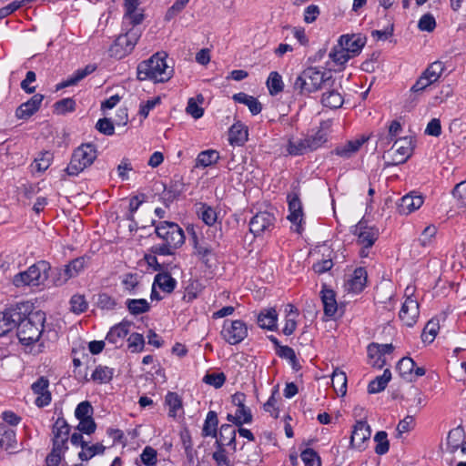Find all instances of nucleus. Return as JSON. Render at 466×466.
Here are the masks:
<instances>
[{
    "label": "nucleus",
    "instance_id": "a19ab883",
    "mask_svg": "<svg viewBox=\"0 0 466 466\" xmlns=\"http://www.w3.org/2000/svg\"><path fill=\"white\" fill-rule=\"evenodd\" d=\"M218 424V415L215 411H208L203 429L202 435L204 437L212 436L217 437V427Z\"/></svg>",
    "mask_w": 466,
    "mask_h": 466
},
{
    "label": "nucleus",
    "instance_id": "c03bdc74",
    "mask_svg": "<svg viewBox=\"0 0 466 466\" xmlns=\"http://www.w3.org/2000/svg\"><path fill=\"white\" fill-rule=\"evenodd\" d=\"M287 151L291 156H300L307 153L309 149L307 147L306 138L296 140L289 139L287 146Z\"/></svg>",
    "mask_w": 466,
    "mask_h": 466
},
{
    "label": "nucleus",
    "instance_id": "58836bf2",
    "mask_svg": "<svg viewBox=\"0 0 466 466\" xmlns=\"http://www.w3.org/2000/svg\"><path fill=\"white\" fill-rule=\"evenodd\" d=\"M332 386L335 391L341 396L347 392V376L346 373L339 369H335L332 377Z\"/></svg>",
    "mask_w": 466,
    "mask_h": 466
},
{
    "label": "nucleus",
    "instance_id": "2eb2a0df",
    "mask_svg": "<svg viewBox=\"0 0 466 466\" xmlns=\"http://www.w3.org/2000/svg\"><path fill=\"white\" fill-rule=\"evenodd\" d=\"M0 448L10 453L19 451L15 431L4 422H0Z\"/></svg>",
    "mask_w": 466,
    "mask_h": 466
},
{
    "label": "nucleus",
    "instance_id": "412c9836",
    "mask_svg": "<svg viewBox=\"0 0 466 466\" xmlns=\"http://www.w3.org/2000/svg\"><path fill=\"white\" fill-rule=\"evenodd\" d=\"M367 283V271L364 268H357L345 283L346 290L353 293L362 291Z\"/></svg>",
    "mask_w": 466,
    "mask_h": 466
},
{
    "label": "nucleus",
    "instance_id": "338daca9",
    "mask_svg": "<svg viewBox=\"0 0 466 466\" xmlns=\"http://www.w3.org/2000/svg\"><path fill=\"white\" fill-rule=\"evenodd\" d=\"M93 408L88 401L80 402L75 410V415L77 420L92 418Z\"/></svg>",
    "mask_w": 466,
    "mask_h": 466
},
{
    "label": "nucleus",
    "instance_id": "c85d7f7f",
    "mask_svg": "<svg viewBox=\"0 0 466 466\" xmlns=\"http://www.w3.org/2000/svg\"><path fill=\"white\" fill-rule=\"evenodd\" d=\"M232 98L235 102L246 105L252 115H258L262 110L260 102L256 97L248 96L246 93H237Z\"/></svg>",
    "mask_w": 466,
    "mask_h": 466
},
{
    "label": "nucleus",
    "instance_id": "69168bd1",
    "mask_svg": "<svg viewBox=\"0 0 466 466\" xmlns=\"http://www.w3.org/2000/svg\"><path fill=\"white\" fill-rule=\"evenodd\" d=\"M128 348L132 352L141 351L144 348L145 340L142 334L132 333L128 339Z\"/></svg>",
    "mask_w": 466,
    "mask_h": 466
},
{
    "label": "nucleus",
    "instance_id": "37998d69",
    "mask_svg": "<svg viewBox=\"0 0 466 466\" xmlns=\"http://www.w3.org/2000/svg\"><path fill=\"white\" fill-rule=\"evenodd\" d=\"M165 402L169 408L168 415L170 417H176L177 411L182 409L181 398L176 392L169 391L165 398Z\"/></svg>",
    "mask_w": 466,
    "mask_h": 466
},
{
    "label": "nucleus",
    "instance_id": "052dcab7",
    "mask_svg": "<svg viewBox=\"0 0 466 466\" xmlns=\"http://www.w3.org/2000/svg\"><path fill=\"white\" fill-rule=\"evenodd\" d=\"M65 267L68 274H72V278H75L86 268V259L82 257L75 258Z\"/></svg>",
    "mask_w": 466,
    "mask_h": 466
},
{
    "label": "nucleus",
    "instance_id": "e2e57ef3",
    "mask_svg": "<svg viewBox=\"0 0 466 466\" xmlns=\"http://www.w3.org/2000/svg\"><path fill=\"white\" fill-rule=\"evenodd\" d=\"M418 27L420 31L432 32L436 27V21L432 15H423L418 23Z\"/></svg>",
    "mask_w": 466,
    "mask_h": 466
},
{
    "label": "nucleus",
    "instance_id": "f8f14e48",
    "mask_svg": "<svg viewBox=\"0 0 466 466\" xmlns=\"http://www.w3.org/2000/svg\"><path fill=\"white\" fill-rule=\"evenodd\" d=\"M352 233L358 237V243L364 248L372 247L379 237L378 229L368 227L364 221H360L355 225Z\"/></svg>",
    "mask_w": 466,
    "mask_h": 466
},
{
    "label": "nucleus",
    "instance_id": "e433bc0d",
    "mask_svg": "<svg viewBox=\"0 0 466 466\" xmlns=\"http://www.w3.org/2000/svg\"><path fill=\"white\" fill-rule=\"evenodd\" d=\"M329 56L336 65L339 66H343L352 57L347 49L339 44V41H338V45L333 46Z\"/></svg>",
    "mask_w": 466,
    "mask_h": 466
},
{
    "label": "nucleus",
    "instance_id": "09e8293b",
    "mask_svg": "<svg viewBox=\"0 0 466 466\" xmlns=\"http://www.w3.org/2000/svg\"><path fill=\"white\" fill-rule=\"evenodd\" d=\"M267 86L270 95H277L283 89V81L278 72H271L267 80Z\"/></svg>",
    "mask_w": 466,
    "mask_h": 466
},
{
    "label": "nucleus",
    "instance_id": "4be33fe9",
    "mask_svg": "<svg viewBox=\"0 0 466 466\" xmlns=\"http://www.w3.org/2000/svg\"><path fill=\"white\" fill-rule=\"evenodd\" d=\"M131 325L132 322L128 320H123L122 322L115 325L108 331L106 339L116 347L121 346L124 339L129 332Z\"/></svg>",
    "mask_w": 466,
    "mask_h": 466
},
{
    "label": "nucleus",
    "instance_id": "2f4dec72",
    "mask_svg": "<svg viewBox=\"0 0 466 466\" xmlns=\"http://www.w3.org/2000/svg\"><path fill=\"white\" fill-rule=\"evenodd\" d=\"M155 285H157L162 291L171 293L177 286V281L169 273L162 272L155 276L153 286Z\"/></svg>",
    "mask_w": 466,
    "mask_h": 466
},
{
    "label": "nucleus",
    "instance_id": "ddd939ff",
    "mask_svg": "<svg viewBox=\"0 0 466 466\" xmlns=\"http://www.w3.org/2000/svg\"><path fill=\"white\" fill-rule=\"evenodd\" d=\"M70 426L64 418H58L53 425V446L56 450H66Z\"/></svg>",
    "mask_w": 466,
    "mask_h": 466
},
{
    "label": "nucleus",
    "instance_id": "f704fd0d",
    "mask_svg": "<svg viewBox=\"0 0 466 466\" xmlns=\"http://www.w3.org/2000/svg\"><path fill=\"white\" fill-rule=\"evenodd\" d=\"M95 70H96V66L93 65H87L85 68L78 69L77 71L75 72V74L73 76H71L66 81L61 83L57 86V89L74 86V85L77 84L79 81H81L86 76H87L88 75L93 73Z\"/></svg>",
    "mask_w": 466,
    "mask_h": 466
},
{
    "label": "nucleus",
    "instance_id": "4468645a",
    "mask_svg": "<svg viewBox=\"0 0 466 466\" xmlns=\"http://www.w3.org/2000/svg\"><path fill=\"white\" fill-rule=\"evenodd\" d=\"M400 319L408 327H412L419 316V303L411 297H408L400 310Z\"/></svg>",
    "mask_w": 466,
    "mask_h": 466
},
{
    "label": "nucleus",
    "instance_id": "49530a36",
    "mask_svg": "<svg viewBox=\"0 0 466 466\" xmlns=\"http://www.w3.org/2000/svg\"><path fill=\"white\" fill-rule=\"evenodd\" d=\"M114 370L106 366H98L92 373L93 380L98 383H107L113 378Z\"/></svg>",
    "mask_w": 466,
    "mask_h": 466
},
{
    "label": "nucleus",
    "instance_id": "20e7f679",
    "mask_svg": "<svg viewBox=\"0 0 466 466\" xmlns=\"http://www.w3.org/2000/svg\"><path fill=\"white\" fill-rule=\"evenodd\" d=\"M46 321L45 312L38 310L32 312L31 309L21 320L17 322V338L24 345H30L36 342L44 329Z\"/></svg>",
    "mask_w": 466,
    "mask_h": 466
},
{
    "label": "nucleus",
    "instance_id": "dca6fc26",
    "mask_svg": "<svg viewBox=\"0 0 466 466\" xmlns=\"http://www.w3.org/2000/svg\"><path fill=\"white\" fill-rule=\"evenodd\" d=\"M370 428L366 421L359 420L354 425V429L350 438L351 446L359 449H365V441L370 438Z\"/></svg>",
    "mask_w": 466,
    "mask_h": 466
},
{
    "label": "nucleus",
    "instance_id": "864d4df0",
    "mask_svg": "<svg viewBox=\"0 0 466 466\" xmlns=\"http://www.w3.org/2000/svg\"><path fill=\"white\" fill-rule=\"evenodd\" d=\"M439 322L431 319L424 327L421 338L423 341L432 342L439 330Z\"/></svg>",
    "mask_w": 466,
    "mask_h": 466
},
{
    "label": "nucleus",
    "instance_id": "7c9ffc66",
    "mask_svg": "<svg viewBox=\"0 0 466 466\" xmlns=\"http://www.w3.org/2000/svg\"><path fill=\"white\" fill-rule=\"evenodd\" d=\"M278 314L274 309L260 312L258 316V324L262 329L272 330L277 326Z\"/></svg>",
    "mask_w": 466,
    "mask_h": 466
},
{
    "label": "nucleus",
    "instance_id": "b1692460",
    "mask_svg": "<svg viewBox=\"0 0 466 466\" xmlns=\"http://www.w3.org/2000/svg\"><path fill=\"white\" fill-rule=\"evenodd\" d=\"M326 88L328 90L322 94L321 104L331 109L339 108L344 102L342 95L339 93L338 88L334 87V85L331 87Z\"/></svg>",
    "mask_w": 466,
    "mask_h": 466
},
{
    "label": "nucleus",
    "instance_id": "680f3d73",
    "mask_svg": "<svg viewBox=\"0 0 466 466\" xmlns=\"http://www.w3.org/2000/svg\"><path fill=\"white\" fill-rule=\"evenodd\" d=\"M452 195L458 200L460 208H466V181L457 184L452 190Z\"/></svg>",
    "mask_w": 466,
    "mask_h": 466
},
{
    "label": "nucleus",
    "instance_id": "a18cd8bd",
    "mask_svg": "<svg viewBox=\"0 0 466 466\" xmlns=\"http://www.w3.org/2000/svg\"><path fill=\"white\" fill-rule=\"evenodd\" d=\"M198 214L200 218L208 226H212L217 221L216 211L205 203H200L198 209Z\"/></svg>",
    "mask_w": 466,
    "mask_h": 466
},
{
    "label": "nucleus",
    "instance_id": "aec40b11",
    "mask_svg": "<svg viewBox=\"0 0 466 466\" xmlns=\"http://www.w3.org/2000/svg\"><path fill=\"white\" fill-rule=\"evenodd\" d=\"M43 99V95H34L28 101L21 104L18 106L15 111L16 117L19 119H28L39 109Z\"/></svg>",
    "mask_w": 466,
    "mask_h": 466
},
{
    "label": "nucleus",
    "instance_id": "a211bd4d",
    "mask_svg": "<svg viewBox=\"0 0 466 466\" xmlns=\"http://www.w3.org/2000/svg\"><path fill=\"white\" fill-rule=\"evenodd\" d=\"M48 386L49 381L45 377H40L32 384L31 389L37 395L35 401L37 407H45L51 402V393L48 390Z\"/></svg>",
    "mask_w": 466,
    "mask_h": 466
},
{
    "label": "nucleus",
    "instance_id": "0e129e2a",
    "mask_svg": "<svg viewBox=\"0 0 466 466\" xmlns=\"http://www.w3.org/2000/svg\"><path fill=\"white\" fill-rule=\"evenodd\" d=\"M96 304L98 308L106 310H112L117 305L116 300L106 293L98 295Z\"/></svg>",
    "mask_w": 466,
    "mask_h": 466
},
{
    "label": "nucleus",
    "instance_id": "bf43d9fd",
    "mask_svg": "<svg viewBox=\"0 0 466 466\" xmlns=\"http://www.w3.org/2000/svg\"><path fill=\"white\" fill-rule=\"evenodd\" d=\"M76 102L73 98H64L55 103V111L57 114H66L75 110Z\"/></svg>",
    "mask_w": 466,
    "mask_h": 466
},
{
    "label": "nucleus",
    "instance_id": "4c0bfd02",
    "mask_svg": "<svg viewBox=\"0 0 466 466\" xmlns=\"http://www.w3.org/2000/svg\"><path fill=\"white\" fill-rule=\"evenodd\" d=\"M126 306L132 315H139L149 311L150 305L144 299H128L126 301Z\"/></svg>",
    "mask_w": 466,
    "mask_h": 466
},
{
    "label": "nucleus",
    "instance_id": "603ef678",
    "mask_svg": "<svg viewBox=\"0 0 466 466\" xmlns=\"http://www.w3.org/2000/svg\"><path fill=\"white\" fill-rule=\"evenodd\" d=\"M52 282L55 286L60 287L64 285L68 279H72V274H68L66 269L61 268H56L51 273Z\"/></svg>",
    "mask_w": 466,
    "mask_h": 466
},
{
    "label": "nucleus",
    "instance_id": "423d86ee",
    "mask_svg": "<svg viewBox=\"0 0 466 466\" xmlns=\"http://www.w3.org/2000/svg\"><path fill=\"white\" fill-rule=\"evenodd\" d=\"M96 157L97 151L95 145L91 143L82 144L74 150L70 163L65 171L68 176H77L90 167Z\"/></svg>",
    "mask_w": 466,
    "mask_h": 466
},
{
    "label": "nucleus",
    "instance_id": "393cba45",
    "mask_svg": "<svg viewBox=\"0 0 466 466\" xmlns=\"http://www.w3.org/2000/svg\"><path fill=\"white\" fill-rule=\"evenodd\" d=\"M369 139V137H361L360 138H357L355 140L348 141L345 145L339 146L333 151L337 156H339L344 158H350L352 155H354L360 147Z\"/></svg>",
    "mask_w": 466,
    "mask_h": 466
},
{
    "label": "nucleus",
    "instance_id": "5fc2aeb1",
    "mask_svg": "<svg viewBox=\"0 0 466 466\" xmlns=\"http://www.w3.org/2000/svg\"><path fill=\"white\" fill-rule=\"evenodd\" d=\"M140 459L146 466H155L157 462V452L151 446H146L140 454Z\"/></svg>",
    "mask_w": 466,
    "mask_h": 466
},
{
    "label": "nucleus",
    "instance_id": "1a4fd4ad",
    "mask_svg": "<svg viewBox=\"0 0 466 466\" xmlns=\"http://www.w3.org/2000/svg\"><path fill=\"white\" fill-rule=\"evenodd\" d=\"M221 335L227 342L236 345L248 336V328L241 320L225 321Z\"/></svg>",
    "mask_w": 466,
    "mask_h": 466
},
{
    "label": "nucleus",
    "instance_id": "c756f323",
    "mask_svg": "<svg viewBox=\"0 0 466 466\" xmlns=\"http://www.w3.org/2000/svg\"><path fill=\"white\" fill-rule=\"evenodd\" d=\"M391 380V372L389 369L384 370L383 374L377 376L368 385V392L370 394L379 393L385 390L388 383Z\"/></svg>",
    "mask_w": 466,
    "mask_h": 466
},
{
    "label": "nucleus",
    "instance_id": "6ab92c4d",
    "mask_svg": "<svg viewBox=\"0 0 466 466\" xmlns=\"http://www.w3.org/2000/svg\"><path fill=\"white\" fill-rule=\"evenodd\" d=\"M339 41L353 57L360 53L366 44L367 38L360 34L351 35H342L339 38Z\"/></svg>",
    "mask_w": 466,
    "mask_h": 466
},
{
    "label": "nucleus",
    "instance_id": "72a5a7b5",
    "mask_svg": "<svg viewBox=\"0 0 466 466\" xmlns=\"http://www.w3.org/2000/svg\"><path fill=\"white\" fill-rule=\"evenodd\" d=\"M415 361L410 357H403L397 364V370L400 377L408 381H413L412 378Z\"/></svg>",
    "mask_w": 466,
    "mask_h": 466
},
{
    "label": "nucleus",
    "instance_id": "3c124183",
    "mask_svg": "<svg viewBox=\"0 0 466 466\" xmlns=\"http://www.w3.org/2000/svg\"><path fill=\"white\" fill-rule=\"evenodd\" d=\"M305 138L309 151L316 150L327 141V136L322 130H319L315 135L309 136Z\"/></svg>",
    "mask_w": 466,
    "mask_h": 466
},
{
    "label": "nucleus",
    "instance_id": "39448f33",
    "mask_svg": "<svg viewBox=\"0 0 466 466\" xmlns=\"http://www.w3.org/2000/svg\"><path fill=\"white\" fill-rule=\"evenodd\" d=\"M49 271H51L50 264L45 260H40L30 266L26 270L15 274L13 278V284L16 288L38 287L47 280Z\"/></svg>",
    "mask_w": 466,
    "mask_h": 466
},
{
    "label": "nucleus",
    "instance_id": "8fccbe9b",
    "mask_svg": "<svg viewBox=\"0 0 466 466\" xmlns=\"http://www.w3.org/2000/svg\"><path fill=\"white\" fill-rule=\"evenodd\" d=\"M386 431H378L374 436V441L377 442L375 452L379 455H383L389 451L390 442L387 439Z\"/></svg>",
    "mask_w": 466,
    "mask_h": 466
},
{
    "label": "nucleus",
    "instance_id": "f03ea898",
    "mask_svg": "<svg viewBox=\"0 0 466 466\" xmlns=\"http://www.w3.org/2000/svg\"><path fill=\"white\" fill-rule=\"evenodd\" d=\"M334 84L335 79L330 72L308 67L296 76L293 89L299 95L306 96L325 87H331Z\"/></svg>",
    "mask_w": 466,
    "mask_h": 466
},
{
    "label": "nucleus",
    "instance_id": "774afa93",
    "mask_svg": "<svg viewBox=\"0 0 466 466\" xmlns=\"http://www.w3.org/2000/svg\"><path fill=\"white\" fill-rule=\"evenodd\" d=\"M414 427V418L413 416H406L403 420H401L397 426V438H401L402 434L405 432H409Z\"/></svg>",
    "mask_w": 466,
    "mask_h": 466
},
{
    "label": "nucleus",
    "instance_id": "9b49d317",
    "mask_svg": "<svg viewBox=\"0 0 466 466\" xmlns=\"http://www.w3.org/2000/svg\"><path fill=\"white\" fill-rule=\"evenodd\" d=\"M393 165L406 162L412 155L414 143L410 137H404L394 141Z\"/></svg>",
    "mask_w": 466,
    "mask_h": 466
},
{
    "label": "nucleus",
    "instance_id": "5701e85b",
    "mask_svg": "<svg viewBox=\"0 0 466 466\" xmlns=\"http://www.w3.org/2000/svg\"><path fill=\"white\" fill-rule=\"evenodd\" d=\"M236 430L232 425L223 424L219 429V434L217 437L216 444L218 448H224V446H233V450H236Z\"/></svg>",
    "mask_w": 466,
    "mask_h": 466
},
{
    "label": "nucleus",
    "instance_id": "4d7b16f0",
    "mask_svg": "<svg viewBox=\"0 0 466 466\" xmlns=\"http://www.w3.org/2000/svg\"><path fill=\"white\" fill-rule=\"evenodd\" d=\"M87 309V302L82 295H74L70 299V310L76 314H80Z\"/></svg>",
    "mask_w": 466,
    "mask_h": 466
},
{
    "label": "nucleus",
    "instance_id": "6e6552de",
    "mask_svg": "<svg viewBox=\"0 0 466 466\" xmlns=\"http://www.w3.org/2000/svg\"><path fill=\"white\" fill-rule=\"evenodd\" d=\"M32 307L28 302L18 303L0 313V337L17 327V322Z\"/></svg>",
    "mask_w": 466,
    "mask_h": 466
},
{
    "label": "nucleus",
    "instance_id": "bb28decb",
    "mask_svg": "<svg viewBox=\"0 0 466 466\" xmlns=\"http://www.w3.org/2000/svg\"><path fill=\"white\" fill-rule=\"evenodd\" d=\"M320 294L325 315L333 317L338 309L335 292L324 286Z\"/></svg>",
    "mask_w": 466,
    "mask_h": 466
},
{
    "label": "nucleus",
    "instance_id": "de8ad7c7",
    "mask_svg": "<svg viewBox=\"0 0 466 466\" xmlns=\"http://www.w3.org/2000/svg\"><path fill=\"white\" fill-rule=\"evenodd\" d=\"M194 248L196 251L197 256L199 258V259L208 265V257L212 255L213 248L210 245H208L205 241H198L195 240Z\"/></svg>",
    "mask_w": 466,
    "mask_h": 466
},
{
    "label": "nucleus",
    "instance_id": "c9c22d12",
    "mask_svg": "<svg viewBox=\"0 0 466 466\" xmlns=\"http://www.w3.org/2000/svg\"><path fill=\"white\" fill-rule=\"evenodd\" d=\"M444 69L445 66L442 62L435 61L428 66V67L422 72L421 75H423L426 79L432 85L439 80Z\"/></svg>",
    "mask_w": 466,
    "mask_h": 466
},
{
    "label": "nucleus",
    "instance_id": "473e14b6",
    "mask_svg": "<svg viewBox=\"0 0 466 466\" xmlns=\"http://www.w3.org/2000/svg\"><path fill=\"white\" fill-rule=\"evenodd\" d=\"M464 439V431L461 427L451 430L447 437V450L451 453H454L461 446V442Z\"/></svg>",
    "mask_w": 466,
    "mask_h": 466
},
{
    "label": "nucleus",
    "instance_id": "a878e982",
    "mask_svg": "<svg viewBox=\"0 0 466 466\" xmlns=\"http://www.w3.org/2000/svg\"><path fill=\"white\" fill-rule=\"evenodd\" d=\"M423 204V198L420 195L407 194L401 198L399 205L400 213L410 214L420 208Z\"/></svg>",
    "mask_w": 466,
    "mask_h": 466
},
{
    "label": "nucleus",
    "instance_id": "f257e3e1",
    "mask_svg": "<svg viewBox=\"0 0 466 466\" xmlns=\"http://www.w3.org/2000/svg\"><path fill=\"white\" fill-rule=\"evenodd\" d=\"M155 233L163 240V243L152 246L150 251L159 256L174 255L185 242L183 229L174 222L160 221L155 225Z\"/></svg>",
    "mask_w": 466,
    "mask_h": 466
},
{
    "label": "nucleus",
    "instance_id": "9d476101",
    "mask_svg": "<svg viewBox=\"0 0 466 466\" xmlns=\"http://www.w3.org/2000/svg\"><path fill=\"white\" fill-rule=\"evenodd\" d=\"M275 217L268 211L257 213L249 222V230L254 236H259L265 232H269L274 228Z\"/></svg>",
    "mask_w": 466,
    "mask_h": 466
},
{
    "label": "nucleus",
    "instance_id": "cd10ccee",
    "mask_svg": "<svg viewBox=\"0 0 466 466\" xmlns=\"http://www.w3.org/2000/svg\"><path fill=\"white\" fill-rule=\"evenodd\" d=\"M248 136L247 127L238 122L229 128L228 140L231 145L243 146L248 140Z\"/></svg>",
    "mask_w": 466,
    "mask_h": 466
},
{
    "label": "nucleus",
    "instance_id": "79ce46f5",
    "mask_svg": "<svg viewBox=\"0 0 466 466\" xmlns=\"http://www.w3.org/2000/svg\"><path fill=\"white\" fill-rule=\"evenodd\" d=\"M105 451V446L101 443L88 445L87 442L83 446L82 451L78 453L81 461H88L97 454H102Z\"/></svg>",
    "mask_w": 466,
    "mask_h": 466
},
{
    "label": "nucleus",
    "instance_id": "13d9d810",
    "mask_svg": "<svg viewBox=\"0 0 466 466\" xmlns=\"http://www.w3.org/2000/svg\"><path fill=\"white\" fill-rule=\"evenodd\" d=\"M203 381L216 389H219L226 381V375L223 372L207 373L203 378Z\"/></svg>",
    "mask_w": 466,
    "mask_h": 466
},
{
    "label": "nucleus",
    "instance_id": "7ed1b4c3",
    "mask_svg": "<svg viewBox=\"0 0 466 466\" xmlns=\"http://www.w3.org/2000/svg\"><path fill=\"white\" fill-rule=\"evenodd\" d=\"M167 55L156 53L149 59L137 66V78L141 81L150 79L155 82H166L173 76V69L167 65Z\"/></svg>",
    "mask_w": 466,
    "mask_h": 466
},
{
    "label": "nucleus",
    "instance_id": "6e6d98bb",
    "mask_svg": "<svg viewBox=\"0 0 466 466\" xmlns=\"http://www.w3.org/2000/svg\"><path fill=\"white\" fill-rule=\"evenodd\" d=\"M300 457L305 466H320V459L313 449H305L301 452Z\"/></svg>",
    "mask_w": 466,
    "mask_h": 466
},
{
    "label": "nucleus",
    "instance_id": "f3484780",
    "mask_svg": "<svg viewBox=\"0 0 466 466\" xmlns=\"http://www.w3.org/2000/svg\"><path fill=\"white\" fill-rule=\"evenodd\" d=\"M289 215L288 219L295 226L297 231L300 232V224L303 220L302 204L297 193L288 195Z\"/></svg>",
    "mask_w": 466,
    "mask_h": 466
},
{
    "label": "nucleus",
    "instance_id": "0eeeda50",
    "mask_svg": "<svg viewBox=\"0 0 466 466\" xmlns=\"http://www.w3.org/2000/svg\"><path fill=\"white\" fill-rule=\"evenodd\" d=\"M140 36L141 30L139 28L128 29L126 34L120 35L111 46L110 56L117 59L127 56L133 51Z\"/></svg>",
    "mask_w": 466,
    "mask_h": 466
},
{
    "label": "nucleus",
    "instance_id": "ea45409f",
    "mask_svg": "<svg viewBox=\"0 0 466 466\" xmlns=\"http://www.w3.org/2000/svg\"><path fill=\"white\" fill-rule=\"evenodd\" d=\"M219 154L217 150L208 149L202 151L197 157L196 167H207L218 162Z\"/></svg>",
    "mask_w": 466,
    "mask_h": 466
}]
</instances>
